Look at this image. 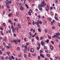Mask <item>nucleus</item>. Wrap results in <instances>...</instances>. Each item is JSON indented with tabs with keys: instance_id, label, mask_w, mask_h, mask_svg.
Wrapping results in <instances>:
<instances>
[{
	"instance_id": "39448f33",
	"label": "nucleus",
	"mask_w": 60,
	"mask_h": 60,
	"mask_svg": "<svg viewBox=\"0 0 60 60\" xmlns=\"http://www.w3.org/2000/svg\"><path fill=\"white\" fill-rule=\"evenodd\" d=\"M56 37L57 38H58L59 37V36L58 35H60V33L59 32H58L57 33H56Z\"/></svg>"
},
{
	"instance_id": "e433bc0d",
	"label": "nucleus",
	"mask_w": 60,
	"mask_h": 60,
	"mask_svg": "<svg viewBox=\"0 0 60 60\" xmlns=\"http://www.w3.org/2000/svg\"><path fill=\"white\" fill-rule=\"evenodd\" d=\"M56 35H54L52 36V38H55V37H56Z\"/></svg>"
},
{
	"instance_id": "412c9836",
	"label": "nucleus",
	"mask_w": 60,
	"mask_h": 60,
	"mask_svg": "<svg viewBox=\"0 0 60 60\" xmlns=\"http://www.w3.org/2000/svg\"><path fill=\"white\" fill-rule=\"evenodd\" d=\"M25 6H26V7H27L28 9V8H29L28 6V5H27V4H25Z\"/></svg>"
},
{
	"instance_id": "3c124183",
	"label": "nucleus",
	"mask_w": 60,
	"mask_h": 60,
	"mask_svg": "<svg viewBox=\"0 0 60 60\" xmlns=\"http://www.w3.org/2000/svg\"><path fill=\"white\" fill-rule=\"evenodd\" d=\"M35 24H36V25H38L39 24V23L37 22H35Z\"/></svg>"
},
{
	"instance_id": "a878e982",
	"label": "nucleus",
	"mask_w": 60,
	"mask_h": 60,
	"mask_svg": "<svg viewBox=\"0 0 60 60\" xmlns=\"http://www.w3.org/2000/svg\"><path fill=\"white\" fill-rule=\"evenodd\" d=\"M24 52L25 53H26V52H27V51L25 49L24 50Z\"/></svg>"
},
{
	"instance_id": "680f3d73",
	"label": "nucleus",
	"mask_w": 60,
	"mask_h": 60,
	"mask_svg": "<svg viewBox=\"0 0 60 60\" xmlns=\"http://www.w3.org/2000/svg\"><path fill=\"white\" fill-rule=\"evenodd\" d=\"M58 3V1L57 0H56V2H55L56 4H57Z\"/></svg>"
},
{
	"instance_id": "c85d7f7f",
	"label": "nucleus",
	"mask_w": 60,
	"mask_h": 60,
	"mask_svg": "<svg viewBox=\"0 0 60 60\" xmlns=\"http://www.w3.org/2000/svg\"><path fill=\"white\" fill-rule=\"evenodd\" d=\"M6 47L7 49H9V48H10L11 47V46H6Z\"/></svg>"
},
{
	"instance_id": "de8ad7c7",
	"label": "nucleus",
	"mask_w": 60,
	"mask_h": 60,
	"mask_svg": "<svg viewBox=\"0 0 60 60\" xmlns=\"http://www.w3.org/2000/svg\"><path fill=\"white\" fill-rule=\"evenodd\" d=\"M8 32L9 33H11V30H9Z\"/></svg>"
},
{
	"instance_id": "f704fd0d",
	"label": "nucleus",
	"mask_w": 60,
	"mask_h": 60,
	"mask_svg": "<svg viewBox=\"0 0 60 60\" xmlns=\"http://www.w3.org/2000/svg\"><path fill=\"white\" fill-rule=\"evenodd\" d=\"M24 48L25 49H27V45H25Z\"/></svg>"
},
{
	"instance_id": "6ab92c4d",
	"label": "nucleus",
	"mask_w": 60,
	"mask_h": 60,
	"mask_svg": "<svg viewBox=\"0 0 60 60\" xmlns=\"http://www.w3.org/2000/svg\"><path fill=\"white\" fill-rule=\"evenodd\" d=\"M1 59H2V60H4V57L2 56L1 57Z\"/></svg>"
},
{
	"instance_id": "c03bdc74",
	"label": "nucleus",
	"mask_w": 60,
	"mask_h": 60,
	"mask_svg": "<svg viewBox=\"0 0 60 60\" xmlns=\"http://www.w3.org/2000/svg\"><path fill=\"white\" fill-rule=\"evenodd\" d=\"M16 15L17 16L18 15V12H16Z\"/></svg>"
},
{
	"instance_id": "79ce46f5",
	"label": "nucleus",
	"mask_w": 60,
	"mask_h": 60,
	"mask_svg": "<svg viewBox=\"0 0 60 60\" xmlns=\"http://www.w3.org/2000/svg\"><path fill=\"white\" fill-rule=\"evenodd\" d=\"M55 28V27L54 26H53L52 27V29H54Z\"/></svg>"
},
{
	"instance_id": "9b49d317",
	"label": "nucleus",
	"mask_w": 60,
	"mask_h": 60,
	"mask_svg": "<svg viewBox=\"0 0 60 60\" xmlns=\"http://www.w3.org/2000/svg\"><path fill=\"white\" fill-rule=\"evenodd\" d=\"M40 56L41 57H43V58H45V57H44V55H43V54H41L40 55Z\"/></svg>"
},
{
	"instance_id": "bf43d9fd",
	"label": "nucleus",
	"mask_w": 60,
	"mask_h": 60,
	"mask_svg": "<svg viewBox=\"0 0 60 60\" xmlns=\"http://www.w3.org/2000/svg\"><path fill=\"white\" fill-rule=\"evenodd\" d=\"M33 11H32V10H30V12H32Z\"/></svg>"
},
{
	"instance_id": "37998d69",
	"label": "nucleus",
	"mask_w": 60,
	"mask_h": 60,
	"mask_svg": "<svg viewBox=\"0 0 60 60\" xmlns=\"http://www.w3.org/2000/svg\"><path fill=\"white\" fill-rule=\"evenodd\" d=\"M49 10V8H47L46 9V11H48Z\"/></svg>"
},
{
	"instance_id": "a19ab883",
	"label": "nucleus",
	"mask_w": 60,
	"mask_h": 60,
	"mask_svg": "<svg viewBox=\"0 0 60 60\" xmlns=\"http://www.w3.org/2000/svg\"><path fill=\"white\" fill-rule=\"evenodd\" d=\"M51 42L52 44H54V41H51Z\"/></svg>"
},
{
	"instance_id": "f3484780",
	"label": "nucleus",
	"mask_w": 60,
	"mask_h": 60,
	"mask_svg": "<svg viewBox=\"0 0 60 60\" xmlns=\"http://www.w3.org/2000/svg\"><path fill=\"white\" fill-rule=\"evenodd\" d=\"M30 35L31 36V37H34V36L32 34H30Z\"/></svg>"
},
{
	"instance_id": "8fccbe9b",
	"label": "nucleus",
	"mask_w": 60,
	"mask_h": 60,
	"mask_svg": "<svg viewBox=\"0 0 60 60\" xmlns=\"http://www.w3.org/2000/svg\"><path fill=\"white\" fill-rule=\"evenodd\" d=\"M0 54L1 55H2V52L1 50H0Z\"/></svg>"
},
{
	"instance_id": "5fc2aeb1",
	"label": "nucleus",
	"mask_w": 60,
	"mask_h": 60,
	"mask_svg": "<svg viewBox=\"0 0 60 60\" xmlns=\"http://www.w3.org/2000/svg\"><path fill=\"white\" fill-rule=\"evenodd\" d=\"M47 56L48 57H49V56H50V55H49V54H48Z\"/></svg>"
},
{
	"instance_id": "ea45409f",
	"label": "nucleus",
	"mask_w": 60,
	"mask_h": 60,
	"mask_svg": "<svg viewBox=\"0 0 60 60\" xmlns=\"http://www.w3.org/2000/svg\"><path fill=\"white\" fill-rule=\"evenodd\" d=\"M49 19L50 21H51V20H52V19L51 18H49Z\"/></svg>"
},
{
	"instance_id": "e2e57ef3",
	"label": "nucleus",
	"mask_w": 60,
	"mask_h": 60,
	"mask_svg": "<svg viewBox=\"0 0 60 60\" xmlns=\"http://www.w3.org/2000/svg\"><path fill=\"white\" fill-rule=\"evenodd\" d=\"M38 17L39 18H41V16L40 15H39L38 16Z\"/></svg>"
},
{
	"instance_id": "4be33fe9",
	"label": "nucleus",
	"mask_w": 60,
	"mask_h": 60,
	"mask_svg": "<svg viewBox=\"0 0 60 60\" xmlns=\"http://www.w3.org/2000/svg\"><path fill=\"white\" fill-rule=\"evenodd\" d=\"M12 31L13 32H15V28H14L12 30Z\"/></svg>"
},
{
	"instance_id": "f8f14e48",
	"label": "nucleus",
	"mask_w": 60,
	"mask_h": 60,
	"mask_svg": "<svg viewBox=\"0 0 60 60\" xmlns=\"http://www.w3.org/2000/svg\"><path fill=\"white\" fill-rule=\"evenodd\" d=\"M54 18L56 20V21H58V19L57 18V17L56 16H55L54 17Z\"/></svg>"
},
{
	"instance_id": "4468645a",
	"label": "nucleus",
	"mask_w": 60,
	"mask_h": 60,
	"mask_svg": "<svg viewBox=\"0 0 60 60\" xmlns=\"http://www.w3.org/2000/svg\"><path fill=\"white\" fill-rule=\"evenodd\" d=\"M49 39H48L47 40H45V42H46L47 43H49Z\"/></svg>"
},
{
	"instance_id": "0e129e2a",
	"label": "nucleus",
	"mask_w": 60,
	"mask_h": 60,
	"mask_svg": "<svg viewBox=\"0 0 60 60\" xmlns=\"http://www.w3.org/2000/svg\"><path fill=\"white\" fill-rule=\"evenodd\" d=\"M45 33H48V30H45Z\"/></svg>"
},
{
	"instance_id": "ddd939ff",
	"label": "nucleus",
	"mask_w": 60,
	"mask_h": 60,
	"mask_svg": "<svg viewBox=\"0 0 60 60\" xmlns=\"http://www.w3.org/2000/svg\"><path fill=\"white\" fill-rule=\"evenodd\" d=\"M20 10H21V11H23V10H24V8L23 7H21L20 8Z\"/></svg>"
},
{
	"instance_id": "2f4dec72",
	"label": "nucleus",
	"mask_w": 60,
	"mask_h": 60,
	"mask_svg": "<svg viewBox=\"0 0 60 60\" xmlns=\"http://www.w3.org/2000/svg\"><path fill=\"white\" fill-rule=\"evenodd\" d=\"M38 60H40V58H41L40 56H38Z\"/></svg>"
},
{
	"instance_id": "338daca9",
	"label": "nucleus",
	"mask_w": 60,
	"mask_h": 60,
	"mask_svg": "<svg viewBox=\"0 0 60 60\" xmlns=\"http://www.w3.org/2000/svg\"><path fill=\"white\" fill-rule=\"evenodd\" d=\"M32 41H34V38H32L31 40Z\"/></svg>"
},
{
	"instance_id": "5701e85b",
	"label": "nucleus",
	"mask_w": 60,
	"mask_h": 60,
	"mask_svg": "<svg viewBox=\"0 0 60 60\" xmlns=\"http://www.w3.org/2000/svg\"><path fill=\"white\" fill-rule=\"evenodd\" d=\"M3 26H6V24H5V23H3Z\"/></svg>"
},
{
	"instance_id": "09e8293b",
	"label": "nucleus",
	"mask_w": 60,
	"mask_h": 60,
	"mask_svg": "<svg viewBox=\"0 0 60 60\" xmlns=\"http://www.w3.org/2000/svg\"><path fill=\"white\" fill-rule=\"evenodd\" d=\"M17 19H14V21H17Z\"/></svg>"
},
{
	"instance_id": "2eb2a0df",
	"label": "nucleus",
	"mask_w": 60,
	"mask_h": 60,
	"mask_svg": "<svg viewBox=\"0 0 60 60\" xmlns=\"http://www.w3.org/2000/svg\"><path fill=\"white\" fill-rule=\"evenodd\" d=\"M30 51L31 52H33L34 51V50L33 48H32L31 49Z\"/></svg>"
},
{
	"instance_id": "13d9d810",
	"label": "nucleus",
	"mask_w": 60,
	"mask_h": 60,
	"mask_svg": "<svg viewBox=\"0 0 60 60\" xmlns=\"http://www.w3.org/2000/svg\"><path fill=\"white\" fill-rule=\"evenodd\" d=\"M48 38L49 39H51V37L49 36L48 37Z\"/></svg>"
},
{
	"instance_id": "bb28decb",
	"label": "nucleus",
	"mask_w": 60,
	"mask_h": 60,
	"mask_svg": "<svg viewBox=\"0 0 60 60\" xmlns=\"http://www.w3.org/2000/svg\"><path fill=\"white\" fill-rule=\"evenodd\" d=\"M38 46L39 47H41V45L40 43H38Z\"/></svg>"
},
{
	"instance_id": "72a5a7b5",
	"label": "nucleus",
	"mask_w": 60,
	"mask_h": 60,
	"mask_svg": "<svg viewBox=\"0 0 60 60\" xmlns=\"http://www.w3.org/2000/svg\"><path fill=\"white\" fill-rule=\"evenodd\" d=\"M28 13L29 14V15L31 16V12H28Z\"/></svg>"
},
{
	"instance_id": "393cba45",
	"label": "nucleus",
	"mask_w": 60,
	"mask_h": 60,
	"mask_svg": "<svg viewBox=\"0 0 60 60\" xmlns=\"http://www.w3.org/2000/svg\"><path fill=\"white\" fill-rule=\"evenodd\" d=\"M16 49L17 50H19L20 49V48L19 47H18Z\"/></svg>"
},
{
	"instance_id": "4d7b16f0",
	"label": "nucleus",
	"mask_w": 60,
	"mask_h": 60,
	"mask_svg": "<svg viewBox=\"0 0 60 60\" xmlns=\"http://www.w3.org/2000/svg\"><path fill=\"white\" fill-rule=\"evenodd\" d=\"M19 5L20 6H22V4L21 3Z\"/></svg>"
},
{
	"instance_id": "dca6fc26",
	"label": "nucleus",
	"mask_w": 60,
	"mask_h": 60,
	"mask_svg": "<svg viewBox=\"0 0 60 60\" xmlns=\"http://www.w3.org/2000/svg\"><path fill=\"white\" fill-rule=\"evenodd\" d=\"M27 20H30V18L29 17H27Z\"/></svg>"
},
{
	"instance_id": "b1692460",
	"label": "nucleus",
	"mask_w": 60,
	"mask_h": 60,
	"mask_svg": "<svg viewBox=\"0 0 60 60\" xmlns=\"http://www.w3.org/2000/svg\"><path fill=\"white\" fill-rule=\"evenodd\" d=\"M11 15H12V14L11 13H10L9 14H8V16H11Z\"/></svg>"
},
{
	"instance_id": "052dcab7",
	"label": "nucleus",
	"mask_w": 60,
	"mask_h": 60,
	"mask_svg": "<svg viewBox=\"0 0 60 60\" xmlns=\"http://www.w3.org/2000/svg\"><path fill=\"white\" fill-rule=\"evenodd\" d=\"M3 44L5 46H6V44L5 43H4Z\"/></svg>"
},
{
	"instance_id": "9d476101",
	"label": "nucleus",
	"mask_w": 60,
	"mask_h": 60,
	"mask_svg": "<svg viewBox=\"0 0 60 60\" xmlns=\"http://www.w3.org/2000/svg\"><path fill=\"white\" fill-rule=\"evenodd\" d=\"M50 48L51 50H53L54 49V47H53V46H52V45H51V46L50 47Z\"/></svg>"
},
{
	"instance_id": "c756f323",
	"label": "nucleus",
	"mask_w": 60,
	"mask_h": 60,
	"mask_svg": "<svg viewBox=\"0 0 60 60\" xmlns=\"http://www.w3.org/2000/svg\"><path fill=\"white\" fill-rule=\"evenodd\" d=\"M17 41H18V43H20L21 41H20V39H19Z\"/></svg>"
},
{
	"instance_id": "6e6552de",
	"label": "nucleus",
	"mask_w": 60,
	"mask_h": 60,
	"mask_svg": "<svg viewBox=\"0 0 60 60\" xmlns=\"http://www.w3.org/2000/svg\"><path fill=\"white\" fill-rule=\"evenodd\" d=\"M17 26L19 28L21 29V26L20 24L19 23H18V24L17 25Z\"/></svg>"
},
{
	"instance_id": "0eeeda50",
	"label": "nucleus",
	"mask_w": 60,
	"mask_h": 60,
	"mask_svg": "<svg viewBox=\"0 0 60 60\" xmlns=\"http://www.w3.org/2000/svg\"><path fill=\"white\" fill-rule=\"evenodd\" d=\"M41 43L42 46H44V45L45 44V43L44 42V41H41Z\"/></svg>"
},
{
	"instance_id": "423d86ee",
	"label": "nucleus",
	"mask_w": 60,
	"mask_h": 60,
	"mask_svg": "<svg viewBox=\"0 0 60 60\" xmlns=\"http://www.w3.org/2000/svg\"><path fill=\"white\" fill-rule=\"evenodd\" d=\"M13 42L14 43H15V44H17L18 43V41L15 39H14L13 40Z\"/></svg>"
},
{
	"instance_id": "7ed1b4c3",
	"label": "nucleus",
	"mask_w": 60,
	"mask_h": 60,
	"mask_svg": "<svg viewBox=\"0 0 60 60\" xmlns=\"http://www.w3.org/2000/svg\"><path fill=\"white\" fill-rule=\"evenodd\" d=\"M10 4H8V3H6V6L7 7V8L8 9H9L10 8Z\"/></svg>"
},
{
	"instance_id": "a18cd8bd",
	"label": "nucleus",
	"mask_w": 60,
	"mask_h": 60,
	"mask_svg": "<svg viewBox=\"0 0 60 60\" xmlns=\"http://www.w3.org/2000/svg\"><path fill=\"white\" fill-rule=\"evenodd\" d=\"M39 49H40V47H37V50H39Z\"/></svg>"
},
{
	"instance_id": "1a4fd4ad",
	"label": "nucleus",
	"mask_w": 60,
	"mask_h": 60,
	"mask_svg": "<svg viewBox=\"0 0 60 60\" xmlns=\"http://www.w3.org/2000/svg\"><path fill=\"white\" fill-rule=\"evenodd\" d=\"M38 24H42V22H41V21L39 20H38Z\"/></svg>"
},
{
	"instance_id": "cd10ccee",
	"label": "nucleus",
	"mask_w": 60,
	"mask_h": 60,
	"mask_svg": "<svg viewBox=\"0 0 60 60\" xmlns=\"http://www.w3.org/2000/svg\"><path fill=\"white\" fill-rule=\"evenodd\" d=\"M38 30L39 32H41V29L40 28H38Z\"/></svg>"
},
{
	"instance_id": "7c9ffc66",
	"label": "nucleus",
	"mask_w": 60,
	"mask_h": 60,
	"mask_svg": "<svg viewBox=\"0 0 60 60\" xmlns=\"http://www.w3.org/2000/svg\"><path fill=\"white\" fill-rule=\"evenodd\" d=\"M43 38H43V37L42 36L40 38L41 40H43Z\"/></svg>"
},
{
	"instance_id": "a211bd4d",
	"label": "nucleus",
	"mask_w": 60,
	"mask_h": 60,
	"mask_svg": "<svg viewBox=\"0 0 60 60\" xmlns=\"http://www.w3.org/2000/svg\"><path fill=\"white\" fill-rule=\"evenodd\" d=\"M0 34H1L2 35H4V34L3 33V31H1L0 32Z\"/></svg>"
},
{
	"instance_id": "c9c22d12",
	"label": "nucleus",
	"mask_w": 60,
	"mask_h": 60,
	"mask_svg": "<svg viewBox=\"0 0 60 60\" xmlns=\"http://www.w3.org/2000/svg\"><path fill=\"white\" fill-rule=\"evenodd\" d=\"M53 22L52 21L51 22V25H52L53 24Z\"/></svg>"
},
{
	"instance_id": "864d4df0",
	"label": "nucleus",
	"mask_w": 60,
	"mask_h": 60,
	"mask_svg": "<svg viewBox=\"0 0 60 60\" xmlns=\"http://www.w3.org/2000/svg\"><path fill=\"white\" fill-rule=\"evenodd\" d=\"M4 41H6V39H5V38H4Z\"/></svg>"
},
{
	"instance_id": "69168bd1",
	"label": "nucleus",
	"mask_w": 60,
	"mask_h": 60,
	"mask_svg": "<svg viewBox=\"0 0 60 60\" xmlns=\"http://www.w3.org/2000/svg\"><path fill=\"white\" fill-rule=\"evenodd\" d=\"M44 49H47V48L46 47V46H45V47H44Z\"/></svg>"
},
{
	"instance_id": "473e14b6",
	"label": "nucleus",
	"mask_w": 60,
	"mask_h": 60,
	"mask_svg": "<svg viewBox=\"0 0 60 60\" xmlns=\"http://www.w3.org/2000/svg\"><path fill=\"white\" fill-rule=\"evenodd\" d=\"M28 26H29V25H32V23H28Z\"/></svg>"
},
{
	"instance_id": "58836bf2",
	"label": "nucleus",
	"mask_w": 60,
	"mask_h": 60,
	"mask_svg": "<svg viewBox=\"0 0 60 60\" xmlns=\"http://www.w3.org/2000/svg\"><path fill=\"white\" fill-rule=\"evenodd\" d=\"M26 45H29V43L28 42H27V43H26Z\"/></svg>"
},
{
	"instance_id": "f03ea898",
	"label": "nucleus",
	"mask_w": 60,
	"mask_h": 60,
	"mask_svg": "<svg viewBox=\"0 0 60 60\" xmlns=\"http://www.w3.org/2000/svg\"><path fill=\"white\" fill-rule=\"evenodd\" d=\"M7 2V3L8 4H11V0H6Z\"/></svg>"
},
{
	"instance_id": "49530a36",
	"label": "nucleus",
	"mask_w": 60,
	"mask_h": 60,
	"mask_svg": "<svg viewBox=\"0 0 60 60\" xmlns=\"http://www.w3.org/2000/svg\"><path fill=\"white\" fill-rule=\"evenodd\" d=\"M5 58L6 59H8V57L7 56H6L5 57Z\"/></svg>"
},
{
	"instance_id": "f257e3e1",
	"label": "nucleus",
	"mask_w": 60,
	"mask_h": 60,
	"mask_svg": "<svg viewBox=\"0 0 60 60\" xmlns=\"http://www.w3.org/2000/svg\"><path fill=\"white\" fill-rule=\"evenodd\" d=\"M45 3L44 1H43L41 3V4L39 5L38 6L39 9L40 11H42V8L41 7H44V6H45L46 5V4Z\"/></svg>"
},
{
	"instance_id": "774afa93",
	"label": "nucleus",
	"mask_w": 60,
	"mask_h": 60,
	"mask_svg": "<svg viewBox=\"0 0 60 60\" xmlns=\"http://www.w3.org/2000/svg\"><path fill=\"white\" fill-rule=\"evenodd\" d=\"M58 25L59 26H60V23H59L58 24Z\"/></svg>"
},
{
	"instance_id": "603ef678",
	"label": "nucleus",
	"mask_w": 60,
	"mask_h": 60,
	"mask_svg": "<svg viewBox=\"0 0 60 60\" xmlns=\"http://www.w3.org/2000/svg\"><path fill=\"white\" fill-rule=\"evenodd\" d=\"M13 35L14 37H16V34H14Z\"/></svg>"
},
{
	"instance_id": "20e7f679",
	"label": "nucleus",
	"mask_w": 60,
	"mask_h": 60,
	"mask_svg": "<svg viewBox=\"0 0 60 60\" xmlns=\"http://www.w3.org/2000/svg\"><path fill=\"white\" fill-rule=\"evenodd\" d=\"M9 60H11L12 59H13V60H14V57H13V56H12L11 57H9Z\"/></svg>"
},
{
	"instance_id": "6e6d98bb",
	"label": "nucleus",
	"mask_w": 60,
	"mask_h": 60,
	"mask_svg": "<svg viewBox=\"0 0 60 60\" xmlns=\"http://www.w3.org/2000/svg\"><path fill=\"white\" fill-rule=\"evenodd\" d=\"M32 24L33 25H34L35 24V22H34L33 21L32 22Z\"/></svg>"
},
{
	"instance_id": "aec40b11",
	"label": "nucleus",
	"mask_w": 60,
	"mask_h": 60,
	"mask_svg": "<svg viewBox=\"0 0 60 60\" xmlns=\"http://www.w3.org/2000/svg\"><path fill=\"white\" fill-rule=\"evenodd\" d=\"M36 38L37 40H38L39 39V37L38 36H37L36 37Z\"/></svg>"
},
{
	"instance_id": "4c0bfd02",
	"label": "nucleus",
	"mask_w": 60,
	"mask_h": 60,
	"mask_svg": "<svg viewBox=\"0 0 60 60\" xmlns=\"http://www.w3.org/2000/svg\"><path fill=\"white\" fill-rule=\"evenodd\" d=\"M19 29H18V27H15V30H18Z\"/></svg>"
}]
</instances>
